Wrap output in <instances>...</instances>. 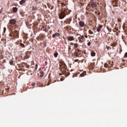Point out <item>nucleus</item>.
I'll use <instances>...</instances> for the list:
<instances>
[{"mask_svg":"<svg viewBox=\"0 0 127 127\" xmlns=\"http://www.w3.org/2000/svg\"><path fill=\"white\" fill-rule=\"evenodd\" d=\"M4 32H5V30H6V28L5 27L3 28Z\"/></svg>","mask_w":127,"mask_h":127,"instance_id":"nucleus-25","label":"nucleus"},{"mask_svg":"<svg viewBox=\"0 0 127 127\" xmlns=\"http://www.w3.org/2000/svg\"><path fill=\"white\" fill-rule=\"evenodd\" d=\"M125 57H127V52L125 55Z\"/></svg>","mask_w":127,"mask_h":127,"instance_id":"nucleus-28","label":"nucleus"},{"mask_svg":"<svg viewBox=\"0 0 127 127\" xmlns=\"http://www.w3.org/2000/svg\"><path fill=\"white\" fill-rule=\"evenodd\" d=\"M68 40H69V41H72V40H74V38L72 36H69L68 37Z\"/></svg>","mask_w":127,"mask_h":127,"instance_id":"nucleus-8","label":"nucleus"},{"mask_svg":"<svg viewBox=\"0 0 127 127\" xmlns=\"http://www.w3.org/2000/svg\"><path fill=\"white\" fill-rule=\"evenodd\" d=\"M10 65H13V61H10Z\"/></svg>","mask_w":127,"mask_h":127,"instance_id":"nucleus-17","label":"nucleus"},{"mask_svg":"<svg viewBox=\"0 0 127 127\" xmlns=\"http://www.w3.org/2000/svg\"><path fill=\"white\" fill-rule=\"evenodd\" d=\"M74 55H75V56H78V52H74Z\"/></svg>","mask_w":127,"mask_h":127,"instance_id":"nucleus-18","label":"nucleus"},{"mask_svg":"<svg viewBox=\"0 0 127 127\" xmlns=\"http://www.w3.org/2000/svg\"><path fill=\"white\" fill-rule=\"evenodd\" d=\"M61 81H64V79H63V78H61Z\"/></svg>","mask_w":127,"mask_h":127,"instance_id":"nucleus-29","label":"nucleus"},{"mask_svg":"<svg viewBox=\"0 0 127 127\" xmlns=\"http://www.w3.org/2000/svg\"><path fill=\"white\" fill-rule=\"evenodd\" d=\"M29 58V57L28 56H25V59H28V58Z\"/></svg>","mask_w":127,"mask_h":127,"instance_id":"nucleus-21","label":"nucleus"},{"mask_svg":"<svg viewBox=\"0 0 127 127\" xmlns=\"http://www.w3.org/2000/svg\"><path fill=\"white\" fill-rule=\"evenodd\" d=\"M20 3L21 5L23 4V3H25V0H21V1H20Z\"/></svg>","mask_w":127,"mask_h":127,"instance_id":"nucleus-12","label":"nucleus"},{"mask_svg":"<svg viewBox=\"0 0 127 127\" xmlns=\"http://www.w3.org/2000/svg\"><path fill=\"white\" fill-rule=\"evenodd\" d=\"M73 76L74 77H77L78 76V74L77 73H74Z\"/></svg>","mask_w":127,"mask_h":127,"instance_id":"nucleus-20","label":"nucleus"},{"mask_svg":"<svg viewBox=\"0 0 127 127\" xmlns=\"http://www.w3.org/2000/svg\"><path fill=\"white\" fill-rule=\"evenodd\" d=\"M32 87H34V86H35V83H32Z\"/></svg>","mask_w":127,"mask_h":127,"instance_id":"nucleus-22","label":"nucleus"},{"mask_svg":"<svg viewBox=\"0 0 127 127\" xmlns=\"http://www.w3.org/2000/svg\"><path fill=\"white\" fill-rule=\"evenodd\" d=\"M89 7H92V8H95L97 7V3L96 2H92L88 5Z\"/></svg>","mask_w":127,"mask_h":127,"instance_id":"nucleus-3","label":"nucleus"},{"mask_svg":"<svg viewBox=\"0 0 127 127\" xmlns=\"http://www.w3.org/2000/svg\"><path fill=\"white\" fill-rule=\"evenodd\" d=\"M101 28H102V27H101V26L98 27L97 29V31H98V32H100V31H101Z\"/></svg>","mask_w":127,"mask_h":127,"instance_id":"nucleus-13","label":"nucleus"},{"mask_svg":"<svg viewBox=\"0 0 127 127\" xmlns=\"http://www.w3.org/2000/svg\"><path fill=\"white\" fill-rule=\"evenodd\" d=\"M79 25L81 27H84L85 26V23L83 21H80L79 22Z\"/></svg>","mask_w":127,"mask_h":127,"instance_id":"nucleus-6","label":"nucleus"},{"mask_svg":"<svg viewBox=\"0 0 127 127\" xmlns=\"http://www.w3.org/2000/svg\"><path fill=\"white\" fill-rule=\"evenodd\" d=\"M87 45H88V46H90V45H91V42H88L87 43Z\"/></svg>","mask_w":127,"mask_h":127,"instance_id":"nucleus-23","label":"nucleus"},{"mask_svg":"<svg viewBox=\"0 0 127 127\" xmlns=\"http://www.w3.org/2000/svg\"><path fill=\"white\" fill-rule=\"evenodd\" d=\"M107 29L109 31H112V30L110 29V28H109V27H107Z\"/></svg>","mask_w":127,"mask_h":127,"instance_id":"nucleus-24","label":"nucleus"},{"mask_svg":"<svg viewBox=\"0 0 127 127\" xmlns=\"http://www.w3.org/2000/svg\"><path fill=\"white\" fill-rule=\"evenodd\" d=\"M72 45H73V46L76 48H78V46H79V45L77 43L72 44Z\"/></svg>","mask_w":127,"mask_h":127,"instance_id":"nucleus-9","label":"nucleus"},{"mask_svg":"<svg viewBox=\"0 0 127 127\" xmlns=\"http://www.w3.org/2000/svg\"><path fill=\"white\" fill-rule=\"evenodd\" d=\"M56 36H60V33H56L55 34H54L53 35V37H56Z\"/></svg>","mask_w":127,"mask_h":127,"instance_id":"nucleus-7","label":"nucleus"},{"mask_svg":"<svg viewBox=\"0 0 127 127\" xmlns=\"http://www.w3.org/2000/svg\"><path fill=\"white\" fill-rule=\"evenodd\" d=\"M84 36H85V38H88V35H85Z\"/></svg>","mask_w":127,"mask_h":127,"instance_id":"nucleus-27","label":"nucleus"},{"mask_svg":"<svg viewBox=\"0 0 127 127\" xmlns=\"http://www.w3.org/2000/svg\"><path fill=\"white\" fill-rule=\"evenodd\" d=\"M108 66H109V64H108L107 63H105V64H104V67H105V68H107V67H108Z\"/></svg>","mask_w":127,"mask_h":127,"instance_id":"nucleus-15","label":"nucleus"},{"mask_svg":"<svg viewBox=\"0 0 127 127\" xmlns=\"http://www.w3.org/2000/svg\"><path fill=\"white\" fill-rule=\"evenodd\" d=\"M89 32L90 34H93V33H94L93 32V31H91V30H89Z\"/></svg>","mask_w":127,"mask_h":127,"instance_id":"nucleus-19","label":"nucleus"},{"mask_svg":"<svg viewBox=\"0 0 127 127\" xmlns=\"http://www.w3.org/2000/svg\"><path fill=\"white\" fill-rule=\"evenodd\" d=\"M9 23L10 24H12V25H14V24L16 23V21L14 19H12L10 20Z\"/></svg>","mask_w":127,"mask_h":127,"instance_id":"nucleus-4","label":"nucleus"},{"mask_svg":"<svg viewBox=\"0 0 127 127\" xmlns=\"http://www.w3.org/2000/svg\"><path fill=\"white\" fill-rule=\"evenodd\" d=\"M60 66V68L62 73L65 74V72H66V64H65V63L64 62L61 63Z\"/></svg>","mask_w":127,"mask_h":127,"instance_id":"nucleus-2","label":"nucleus"},{"mask_svg":"<svg viewBox=\"0 0 127 127\" xmlns=\"http://www.w3.org/2000/svg\"><path fill=\"white\" fill-rule=\"evenodd\" d=\"M91 56L92 57H94V56H96V53L94 52H92L91 53Z\"/></svg>","mask_w":127,"mask_h":127,"instance_id":"nucleus-14","label":"nucleus"},{"mask_svg":"<svg viewBox=\"0 0 127 127\" xmlns=\"http://www.w3.org/2000/svg\"><path fill=\"white\" fill-rule=\"evenodd\" d=\"M86 71H84L82 73L80 74V76L81 77H84L86 75Z\"/></svg>","mask_w":127,"mask_h":127,"instance_id":"nucleus-10","label":"nucleus"},{"mask_svg":"<svg viewBox=\"0 0 127 127\" xmlns=\"http://www.w3.org/2000/svg\"><path fill=\"white\" fill-rule=\"evenodd\" d=\"M17 8L16 7H13V12H17Z\"/></svg>","mask_w":127,"mask_h":127,"instance_id":"nucleus-11","label":"nucleus"},{"mask_svg":"<svg viewBox=\"0 0 127 127\" xmlns=\"http://www.w3.org/2000/svg\"><path fill=\"white\" fill-rule=\"evenodd\" d=\"M37 67H38V65L36 64V67H35V70H36L37 69Z\"/></svg>","mask_w":127,"mask_h":127,"instance_id":"nucleus-26","label":"nucleus"},{"mask_svg":"<svg viewBox=\"0 0 127 127\" xmlns=\"http://www.w3.org/2000/svg\"><path fill=\"white\" fill-rule=\"evenodd\" d=\"M80 37H78V40L81 42H83L84 40L85 39V37H84V35H80Z\"/></svg>","mask_w":127,"mask_h":127,"instance_id":"nucleus-5","label":"nucleus"},{"mask_svg":"<svg viewBox=\"0 0 127 127\" xmlns=\"http://www.w3.org/2000/svg\"><path fill=\"white\" fill-rule=\"evenodd\" d=\"M62 5L63 7V10L61 11V13H59V17L60 19H63L64 17L66 16V11H67V8H66L64 6L65 5L64 3H62Z\"/></svg>","mask_w":127,"mask_h":127,"instance_id":"nucleus-1","label":"nucleus"},{"mask_svg":"<svg viewBox=\"0 0 127 127\" xmlns=\"http://www.w3.org/2000/svg\"><path fill=\"white\" fill-rule=\"evenodd\" d=\"M54 56L55 58L57 57L58 56V53H56L54 54Z\"/></svg>","mask_w":127,"mask_h":127,"instance_id":"nucleus-16","label":"nucleus"}]
</instances>
